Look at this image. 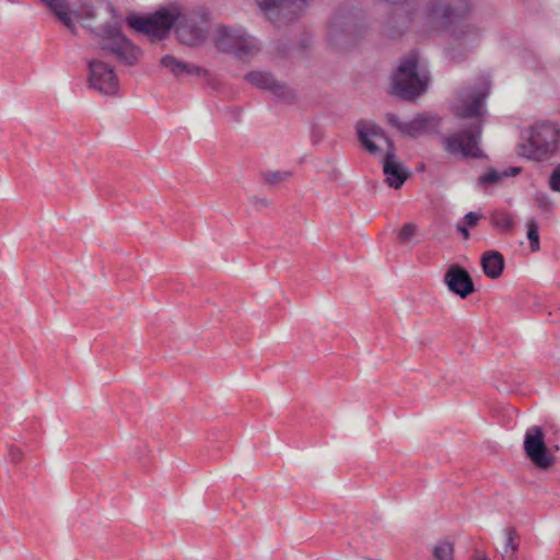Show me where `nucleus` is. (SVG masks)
I'll return each mask as SVG.
<instances>
[{"mask_svg":"<svg viewBox=\"0 0 560 560\" xmlns=\"http://www.w3.org/2000/svg\"><path fill=\"white\" fill-rule=\"evenodd\" d=\"M559 141L560 130L555 124L538 122L526 131L520 153L529 160L544 161L556 152Z\"/></svg>","mask_w":560,"mask_h":560,"instance_id":"obj_5","label":"nucleus"},{"mask_svg":"<svg viewBox=\"0 0 560 560\" xmlns=\"http://www.w3.org/2000/svg\"><path fill=\"white\" fill-rule=\"evenodd\" d=\"M9 459L13 464H18L23 459V452L19 447L11 445L9 447Z\"/></svg>","mask_w":560,"mask_h":560,"instance_id":"obj_30","label":"nucleus"},{"mask_svg":"<svg viewBox=\"0 0 560 560\" xmlns=\"http://www.w3.org/2000/svg\"><path fill=\"white\" fill-rule=\"evenodd\" d=\"M266 18L280 25L299 16L308 3V0H256Z\"/></svg>","mask_w":560,"mask_h":560,"instance_id":"obj_12","label":"nucleus"},{"mask_svg":"<svg viewBox=\"0 0 560 560\" xmlns=\"http://www.w3.org/2000/svg\"><path fill=\"white\" fill-rule=\"evenodd\" d=\"M88 83L91 89L103 95H117L119 79L113 66L103 60L92 59L88 62Z\"/></svg>","mask_w":560,"mask_h":560,"instance_id":"obj_11","label":"nucleus"},{"mask_svg":"<svg viewBox=\"0 0 560 560\" xmlns=\"http://www.w3.org/2000/svg\"><path fill=\"white\" fill-rule=\"evenodd\" d=\"M126 23L132 31L147 36L152 43L165 39L176 23V35L182 44L197 46L206 38V30L194 19L185 16L177 4L162 7L144 15L129 14Z\"/></svg>","mask_w":560,"mask_h":560,"instance_id":"obj_3","label":"nucleus"},{"mask_svg":"<svg viewBox=\"0 0 560 560\" xmlns=\"http://www.w3.org/2000/svg\"><path fill=\"white\" fill-rule=\"evenodd\" d=\"M417 225L413 223H406L399 231L398 240L402 244H407L417 233Z\"/></svg>","mask_w":560,"mask_h":560,"instance_id":"obj_25","label":"nucleus"},{"mask_svg":"<svg viewBox=\"0 0 560 560\" xmlns=\"http://www.w3.org/2000/svg\"><path fill=\"white\" fill-rule=\"evenodd\" d=\"M245 80L260 90L270 91L277 98L281 101L292 102L295 98L293 90L277 81L269 72L252 71L245 75Z\"/></svg>","mask_w":560,"mask_h":560,"instance_id":"obj_13","label":"nucleus"},{"mask_svg":"<svg viewBox=\"0 0 560 560\" xmlns=\"http://www.w3.org/2000/svg\"><path fill=\"white\" fill-rule=\"evenodd\" d=\"M523 448L526 457L539 469L547 470L556 462V457L546 445L541 427L533 425L526 430Z\"/></svg>","mask_w":560,"mask_h":560,"instance_id":"obj_10","label":"nucleus"},{"mask_svg":"<svg viewBox=\"0 0 560 560\" xmlns=\"http://www.w3.org/2000/svg\"><path fill=\"white\" fill-rule=\"evenodd\" d=\"M456 229L462 234L464 240H468L469 238L470 234H469V231H468L466 225L458 224Z\"/></svg>","mask_w":560,"mask_h":560,"instance_id":"obj_34","label":"nucleus"},{"mask_svg":"<svg viewBox=\"0 0 560 560\" xmlns=\"http://www.w3.org/2000/svg\"><path fill=\"white\" fill-rule=\"evenodd\" d=\"M505 533V544L501 551L502 560H517L516 553L520 548V536L514 527H508Z\"/></svg>","mask_w":560,"mask_h":560,"instance_id":"obj_19","label":"nucleus"},{"mask_svg":"<svg viewBox=\"0 0 560 560\" xmlns=\"http://www.w3.org/2000/svg\"><path fill=\"white\" fill-rule=\"evenodd\" d=\"M215 47L223 51L244 59L255 55L258 50L257 40L245 31L232 27H221L215 38Z\"/></svg>","mask_w":560,"mask_h":560,"instance_id":"obj_9","label":"nucleus"},{"mask_svg":"<svg viewBox=\"0 0 560 560\" xmlns=\"http://www.w3.org/2000/svg\"><path fill=\"white\" fill-rule=\"evenodd\" d=\"M428 126V118L423 116H418L412 120L404 122V126H401V133L416 138L422 132H424Z\"/></svg>","mask_w":560,"mask_h":560,"instance_id":"obj_21","label":"nucleus"},{"mask_svg":"<svg viewBox=\"0 0 560 560\" xmlns=\"http://www.w3.org/2000/svg\"><path fill=\"white\" fill-rule=\"evenodd\" d=\"M549 186L553 191L560 192V164L553 170L550 176Z\"/></svg>","mask_w":560,"mask_h":560,"instance_id":"obj_28","label":"nucleus"},{"mask_svg":"<svg viewBox=\"0 0 560 560\" xmlns=\"http://www.w3.org/2000/svg\"><path fill=\"white\" fill-rule=\"evenodd\" d=\"M249 200L253 207L258 211H261L262 209L268 208L270 206V201L267 198L254 196L250 197Z\"/></svg>","mask_w":560,"mask_h":560,"instance_id":"obj_29","label":"nucleus"},{"mask_svg":"<svg viewBox=\"0 0 560 560\" xmlns=\"http://www.w3.org/2000/svg\"><path fill=\"white\" fill-rule=\"evenodd\" d=\"M95 34L103 38L100 48L112 55L124 66H136L143 56L142 49L132 43L116 23H106L100 26Z\"/></svg>","mask_w":560,"mask_h":560,"instance_id":"obj_6","label":"nucleus"},{"mask_svg":"<svg viewBox=\"0 0 560 560\" xmlns=\"http://www.w3.org/2000/svg\"><path fill=\"white\" fill-rule=\"evenodd\" d=\"M491 89L489 75H481L477 82L458 90L452 103V110L459 119H469L468 126L443 137L444 150L454 156L463 159H482L485 154L480 149L483 128L485 101Z\"/></svg>","mask_w":560,"mask_h":560,"instance_id":"obj_1","label":"nucleus"},{"mask_svg":"<svg viewBox=\"0 0 560 560\" xmlns=\"http://www.w3.org/2000/svg\"><path fill=\"white\" fill-rule=\"evenodd\" d=\"M536 202L537 206L544 210V211H550L552 209V201L550 200L549 196L546 194H537L536 195Z\"/></svg>","mask_w":560,"mask_h":560,"instance_id":"obj_27","label":"nucleus"},{"mask_svg":"<svg viewBox=\"0 0 560 560\" xmlns=\"http://www.w3.org/2000/svg\"><path fill=\"white\" fill-rule=\"evenodd\" d=\"M502 177V173H499L495 170H490L489 172L479 177V183L486 186L493 185L497 184Z\"/></svg>","mask_w":560,"mask_h":560,"instance_id":"obj_26","label":"nucleus"},{"mask_svg":"<svg viewBox=\"0 0 560 560\" xmlns=\"http://www.w3.org/2000/svg\"><path fill=\"white\" fill-rule=\"evenodd\" d=\"M292 175L293 174L290 171H266L261 173L264 180L270 185H277L281 182L288 180Z\"/></svg>","mask_w":560,"mask_h":560,"instance_id":"obj_23","label":"nucleus"},{"mask_svg":"<svg viewBox=\"0 0 560 560\" xmlns=\"http://www.w3.org/2000/svg\"><path fill=\"white\" fill-rule=\"evenodd\" d=\"M520 173H521V167L513 166V167H509L508 170L502 172V175H503V177H508V176H515Z\"/></svg>","mask_w":560,"mask_h":560,"instance_id":"obj_33","label":"nucleus"},{"mask_svg":"<svg viewBox=\"0 0 560 560\" xmlns=\"http://www.w3.org/2000/svg\"><path fill=\"white\" fill-rule=\"evenodd\" d=\"M479 560H490V559H488L487 557H482Z\"/></svg>","mask_w":560,"mask_h":560,"instance_id":"obj_35","label":"nucleus"},{"mask_svg":"<svg viewBox=\"0 0 560 560\" xmlns=\"http://www.w3.org/2000/svg\"><path fill=\"white\" fill-rule=\"evenodd\" d=\"M480 262L485 275L490 279H497L503 272L504 257L497 250L486 252Z\"/></svg>","mask_w":560,"mask_h":560,"instance_id":"obj_17","label":"nucleus"},{"mask_svg":"<svg viewBox=\"0 0 560 560\" xmlns=\"http://www.w3.org/2000/svg\"><path fill=\"white\" fill-rule=\"evenodd\" d=\"M39 1L43 2L71 33H75V25L72 21L71 11L67 0Z\"/></svg>","mask_w":560,"mask_h":560,"instance_id":"obj_18","label":"nucleus"},{"mask_svg":"<svg viewBox=\"0 0 560 560\" xmlns=\"http://www.w3.org/2000/svg\"><path fill=\"white\" fill-rule=\"evenodd\" d=\"M429 78L425 71L418 66V56L415 52L401 58L393 75V93L405 100L419 96L427 89Z\"/></svg>","mask_w":560,"mask_h":560,"instance_id":"obj_7","label":"nucleus"},{"mask_svg":"<svg viewBox=\"0 0 560 560\" xmlns=\"http://www.w3.org/2000/svg\"><path fill=\"white\" fill-rule=\"evenodd\" d=\"M161 66L167 69L173 75H196L199 77L206 72L202 68L194 65L184 62L172 55H165L161 58Z\"/></svg>","mask_w":560,"mask_h":560,"instance_id":"obj_16","label":"nucleus"},{"mask_svg":"<svg viewBox=\"0 0 560 560\" xmlns=\"http://www.w3.org/2000/svg\"><path fill=\"white\" fill-rule=\"evenodd\" d=\"M357 132L361 144L371 154L380 152V148L372 141V138H384L386 140L388 150L383 160L385 182L389 187L399 189L409 177V171L398 161L393 142L384 136L381 127L363 120L358 121Z\"/></svg>","mask_w":560,"mask_h":560,"instance_id":"obj_4","label":"nucleus"},{"mask_svg":"<svg viewBox=\"0 0 560 560\" xmlns=\"http://www.w3.org/2000/svg\"><path fill=\"white\" fill-rule=\"evenodd\" d=\"M443 282L453 294L466 299L475 292V284L469 272L457 264L448 266L443 277Z\"/></svg>","mask_w":560,"mask_h":560,"instance_id":"obj_14","label":"nucleus"},{"mask_svg":"<svg viewBox=\"0 0 560 560\" xmlns=\"http://www.w3.org/2000/svg\"><path fill=\"white\" fill-rule=\"evenodd\" d=\"M492 224L503 232L510 233L513 230L514 221L506 211H494L491 214Z\"/></svg>","mask_w":560,"mask_h":560,"instance_id":"obj_22","label":"nucleus"},{"mask_svg":"<svg viewBox=\"0 0 560 560\" xmlns=\"http://www.w3.org/2000/svg\"><path fill=\"white\" fill-rule=\"evenodd\" d=\"M364 32L365 25L358 14L351 12L337 13L331 19L328 38L334 46L348 49L358 42Z\"/></svg>","mask_w":560,"mask_h":560,"instance_id":"obj_8","label":"nucleus"},{"mask_svg":"<svg viewBox=\"0 0 560 560\" xmlns=\"http://www.w3.org/2000/svg\"><path fill=\"white\" fill-rule=\"evenodd\" d=\"M481 215L476 213V212H468L467 214H465L464 217V222H465V225L466 226H470V228H474L475 225H477L478 221L480 220Z\"/></svg>","mask_w":560,"mask_h":560,"instance_id":"obj_31","label":"nucleus"},{"mask_svg":"<svg viewBox=\"0 0 560 560\" xmlns=\"http://www.w3.org/2000/svg\"><path fill=\"white\" fill-rule=\"evenodd\" d=\"M433 560H454V542L448 539L438 540L431 548Z\"/></svg>","mask_w":560,"mask_h":560,"instance_id":"obj_20","label":"nucleus"},{"mask_svg":"<svg viewBox=\"0 0 560 560\" xmlns=\"http://www.w3.org/2000/svg\"><path fill=\"white\" fill-rule=\"evenodd\" d=\"M538 223L536 220L532 219L527 223V238L529 241V246L532 252H538L540 248L539 244V233H538Z\"/></svg>","mask_w":560,"mask_h":560,"instance_id":"obj_24","label":"nucleus"},{"mask_svg":"<svg viewBox=\"0 0 560 560\" xmlns=\"http://www.w3.org/2000/svg\"><path fill=\"white\" fill-rule=\"evenodd\" d=\"M413 21V11L408 8L392 10L382 22L381 32L384 36L397 39L401 37Z\"/></svg>","mask_w":560,"mask_h":560,"instance_id":"obj_15","label":"nucleus"},{"mask_svg":"<svg viewBox=\"0 0 560 560\" xmlns=\"http://www.w3.org/2000/svg\"><path fill=\"white\" fill-rule=\"evenodd\" d=\"M387 120L388 122L394 126L395 128H397L400 132H401V126H404V122L399 120V118L394 115V114H388L387 115Z\"/></svg>","mask_w":560,"mask_h":560,"instance_id":"obj_32","label":"nucleus"},{"mask_svg":"<svg viewBox=\"0 0 560 560\" xmlns=\"http://www.w3.org/2000/svg\"><path fill=\"white\" fill-rule=\"evenodd\" d=\"M469 10L468 0H425L418 21L424 34L450 33L457 46L448 48L447 57L456 63L466 58L459 48H472L479 39L478 30L465 23Z\"/></svg>","mask_w":560,"mask_h":560,"instance_id":"obj_2","label":"nucleus"}]
</instances>
